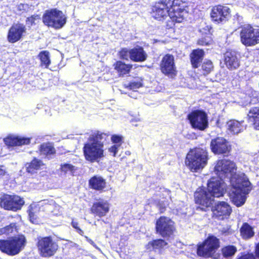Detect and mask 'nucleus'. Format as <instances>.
<instances>
[{"instance_id": "f257e3e1", "label": "nucleus", "mask_w": 259, "mask_h": 259, "mask_svg": "<svg viewBox=\"0 0 259 259\" xmlns=\"http://www.w3.org/2000/svg\"><path fill=\"white\" fill-rule=\"evenodd\" d=\"M110 134L100 131L93 132L88 138V142L83 147L82 151L85 159L90 162H99L104 157V143Z\"/></svg>"}, {"instance_id": "f03ea898", "label": "nucleus", "mask_w": 259, "mask_h": 259, "mask_svg": "<svg viewBox=\"0 0 259 259\" xmlns=\"http://www.w3.org/2000/svg\"><path fill=\"white\" fill-rule=\"evenodd\" d=\"M208 152L206 147H196L190 149L185 158V164L192 172L203 169L208 163Z\"/></svg>"}, {"instance_id": "7ed1b4c3", "label": "nucleus", "mask_w": 259, "mask_h": 259, "mask_svg": "<svg viewBox=\"0 0 259 259\" xmlns=\"http://www.w3.org/2000/svg\"><path fill=\"white\" fill-rule=\"evenodd\" d=\"M251 183L248 179L239 177L235 184L231 185L229 196L232 202L237 207L242 206L246 201V195L251 190Z\"/></svg>"}, {"instance_id": "20e7f679", "label": "nucleus", "mask_w": 259, "mask_h": 259, "mask_svg": "<svg viewBox=\"0 0 259 259\" xmlns=\"http://www.w3.org/2000/svg\"><path fill=\"white\" fill-rule=\"evenodd\" d=\"M220 246V239L213 235L209 234L203 241L197 244L196 253L198 256L204 258L220 259L221 255L217 251Z\"/></svg>"}, {"instance_id": "39448f33", "label": "nucleus", "mask_w": 259, "mask_h": 259, "mask_svg": "<svg viewBox=\"0 0 259 259\" xmlns=\"http://www.w3.org/2000/svg\"><path fill=\"white\" fill-rule=\"evenodd\" d=\"M36 246L40 256L47 258L54 256L59 248L58 242L52 236L37 237Z\"/></svg>"}, {"instance_id": "423d86ee", "label": "nucleus", "mask_w": 259, "mask_h": 259, "mask_svg": "<svg viewBox=\"0 0 259 259\" xmlns=\"http://www.w3.org/2000/svg\"><path fill=\"white\" fill-rule=\"evenodd\" d=\"M66 21V16L62 11L57 9L47 10L42 16V22L44 24L56 29L62 28Z\"/></svg>"}, {"instance_id": "0eeeda50", "label": "nucleus", "mask_w": 259, "mask_h": 259, "mask_svg": "<svg viewBox=\"0 0 259 259\" xmlns=\"http://www.w3.org/2000/svg\"><path fill=\"white\" fill-rule=\"evenodd\" d=\"M194 201L197 205V210L206 212L212 206L214 199L206 188L202 186L198 187L194 192Z\"/></svg>"}, {"instance_id": "6e6552de", "label": "nucleus", "mask_w": 259, "mask_h": 259, "mask_svg": "<svg viewBox=\"0 0 259 259\" xmlns=\"http://www.w3.org/2000/svg\"><path fill=\"white\" fill-rule=\"evenodd\" d=\"M155 229L157 234L163 238L172 236L176 231L175 223L170 218L160 216L156 221Z\"/></svg>"}, {"instance_id": "1a4fd4ad", "label": "nucleus", "mask_w": 259, "mask_h": 259, "mask_svg": "<svg viewBox=\"0 0 259 259\" xmlns=\"http://www.w3.org/2000/svg\"><path fill=\"white\" fill-rule=\"evenodd\" d=\"M192 128L203 131L208 127V116L203 110H192L187 116Z\"/></svg>"}, {"instance_id": "9d476101", "label": "nucleus", "mask_w": 259, "mask_h": 259, "mask_svg": "<svg viewBox=\"0 0 259 259\" xmlns=\"http://www.w3.org/2000/svg\"><path fill=\"white\" fill-rule=\"evenodd\" d=\"M237 167L235 163L229 159L224 158L216 161L214 171L220 179L230 178L236 172Z\"/></svg>"}, {"instance_id": "9b49d317", "label": "nucleus", "mask_w": 259, "mask_h": 259, "mask_svg": "<svg viewBox=\"0 0 259 259\" xmlns=\"http://www.w3.org/2000/svg\"><path fill=\"white\" fill-rule=\"evenodd\" d=\"M240 35L241 42L246 47L253 46L259 43V29H254L250 25L242 26Z\"/></svg>"}, {"instance_id": "f8f14e48", "label": "nucleus", "mask_w": 259, "mask_h": 259, "mask_svg": "<svg viewBox=\"0 0 259 259\" xmlns=\"http://www.w3.org/2000/svg\"><path fill=\"white\" fill-rule=\"evenodd\" d=\"M210 149L215 155L228 157L231 155L232 146L225 138L218 137L211 140Z\"/></svg>"}, {"instance_id": "ddd939ff", "label": "nucleus", "mask_w": 259, "mask_h": 259, "mask_svg": "<svg viewBox=\"0 0 259 259\" xmlns=\"http://www.w3.org/2000/svg\"><path fill=\"white\" fill-rule=\"evenodd\" d=\"M161 72L169 78L174 79L178 74L174 56L170 54L164 55L159 63Z\"/></svg>"}, {"instance_id": "4468645a", "label": "nucleus", "mask_w": 259, "mask_h": 259, "mask_svg": "<svg viewBox=\"0 0 259 259\" xmlns=\"http://www.w3.org/2000/svg\"><path fill=\"white\" fill-rule=\"evenodd\" d=\"M210 209L212 218L222 221L229 219L232 212L231 206L224 201H218Z\"/></svg>"}, {"instance_id": "2eb2a0df", "label": "nucleus", "mask_w": 259, "mask_h": 259, "mask_svg": "<svg viewBox=\"0 0 259 259\" xmlns=\"http://www.w3.org/2000/svg\"><path fill=\"white\" fill-rule=\"evenodd\" d=\"M210 15L211 20L219 24L228 20L231 17V10L225 5H217L212 8Z\"/></svg>"}, {"instance_id": "dca6fc26", "label": "nucleus", "mask_w": 259, "mask_h": 259, "mask_svg": "<svg viewBox=\"0 0 259 259\" xmlns=\"http://www.w3.org/2000/svg\"><path fill=\"white\" fill-rule=\"evenodd\" d=\"M222 179L211 177L207 183L206 189L213 198L223 196L224 194V183Z\"/></svg>"}, {"instance_id": "f3484780", "label": "nucleus", "mask_w": 259, "mask_h": 259, "mask_svg": "<svg viewBox=\"0 0 259 259\" xmlns=\"http://www.w3.org/2000/svg\"><path fill=\"white\" fill-rule=\"evenodd\" d=\"M110 210V204L106 201L99 199L94 202L90 208L91 213L95 217L102 218L106 216Z\"/></svg>"}, {"instance_id": "a211bd4d", "label": "nucleus", "mask_w": 259, "mask_h": 259, "mask_svg": "<svg viewBox=\"0 0 259 259\" xmlns=\"http://www.w3.org/2000/svg\"><path fill=\"white\" fill-rule=\"evenodd\" d=\"M223 61L226 67L230 70L238 69L240 65L236 53L232 50H227L224 53Z\"/></svg>"}, {"instance_id": "6ab92c4d", "label": "nucleus", "mask_w": 259, "mask_h": 259, "mask_svg": "<svg viewBox=\"0 0 259 259\" xmlns=\"http://www.w3.org/2000/svg\"><path fill=\"white\" fill-rule=\"evenodd\" d=\"M169 11L163 4L157 2L151 6L150 14L154 19L162 21L167 18Z\"/></svg>"}, {"instance_id": "aec40b11", "label": "nucleus", "mask_w": 259, "mask_h": 259, "mask_svg": "<svg viewBox=\"0 0 259 259\" xmlns=\"http://www.w3.org/2000/svg\"><path fill=\"white\" fill-rule=\"evenodd\" d=\"M0 250L10 255L16 254V238L0 240Z\"/></svg>"}, {"instance_id": "412c9836", "label": "nucleus", "mask_w": 259, "mask_h": 259, "mask_svg": "<svg viewBox=\"0 0 259 259\" xmlns=\"http://www.w3.org/2000/svg\"><path fill=\"white\" fill-rule=\"evenodd\" d=\"M106 186V181L101 176H94L89 180V187L99 192L105 191Z\"/></svg>"}, {"instance_id": "4be33fe9", "label": "nucleus", "mask_w": 259, "mask_h": 259, "mask_svg": "<svg viewBox=\"0 0 259 259\" xmlns=\"http://www.w3.org/2000/svg\"><path fill=\"white\" fill-rule=\"evenodd\" d=\"M211 28L209 26H205L200 29L202 36L197 40L196 44L201 46H209L213 42L212 38V33L211 32Z\"/></svg>"}, {"instance_id": "5701e85b", "label": "nucleus", "mask_w": 259, "mask_h": 259, "mask_svg": "<svg viewBox=\"0 0 259 259\" xmlns=\"http://www.w3.org/2000/svg\"><path fill=\"white\" fill-rule=\"evenodd\" d=\"M204 56L205 52L203 49H196L192 50L189 56L193 68L196 69L200 66Z\"/></svg>"}, {"instance_id": "b1692460", "label": "nucleus", "mask_w": 259, "mask_h": 259, "mask_svg": "<svg viewBox=\"0 0 259 259\" xmlns=\"http://www.w3.org/2000/svg\"><path fill=\"white\" fill-rule=\"evenodd\" d=\"M147 55L143 47L137 46L130 49V59L133 62H142L145 61Z\"/></svg>"}, {"instance_id": "393cba45", "label": "nucleus", "mask_w": 259, "mask_h": 259, "mask_svg": "<svg viewBox=\"0 0 259 259\" xmlns=\"http://www.w3.org/2000/svg\"><path fill=\"white\" fill-rule=\"evenodd\" d=\"M0 199L2 207L5 209L16 210V199L15 196L4 194Z\"/></svg>"}, {"instance_id": "a878e982", "label": "nucleus", "mask_w": 259, "mask_h": 259, "mask_svg": "<svg viewBox=\"0 0 259 259\" xmlns=\"http://www.w3.org/2000/svg\"><path fill=\"white\" fill-rule=\"evenodd\" d=\"M113 66L119 76H124L129 74L133 68L132 64H126L120 60L116 61Z\"/></svg>"}, {"instance_id": "bb28decb", "label": "nucleus", "mask_w": 259, "mask_h": 259, "mask_svg": "<svg viewBox=\"0 0 259 259\" xmlns=\"http://www.w3.org/2000/svg\"><path fill=\"white\" fill-rule=\"evenodd\" d=\"M244 121H239L235 119H231L227 122L228 130L233 134H237L244 128Z\"/></svg>"}, {"instance_id": "cd10ccee", "label": "nucleus", "mask_w": 259, "mask_h": 259, "mask_svg": "<svg viewBox=\"0 0 259 259\" xmlns=\"http://www.w3.org/2000/svg\"><path fill=\"white\" fill-rule=\"evenodd\" d=\"M168 243L163 239H156L149 241L146 245L147 249L154 251H161L164 247L167 245Z\"/></svg>"}, {"instance_id": "c85d7f7f", "label": "nucleus", "mask_w": 259, "mask_h": 259, "mask_svg": "<svg viewBox=\"0 0 259 259\" xmlns=\"http://www.w3.org/2000/svg\"><path fill=\"white\" fill-rule=\"evenodd\" d=\"M247 117L252 123L254 127L259 130V107L251 108L247 114Z\"/></svg>"}, {"instance_id": "c756f323", "label": "nucleus", "mask_w": 259, "mask_h": 259, "mask_svg": "<svg viewBox=\"0 0 259 259\" xmlns=\"http://www.w3.org/2000/svg\"><path fill=\"white\" fill-rule=\"evenodd\" d=\"M38 150L40 154L44 155L46 157L55 155L56 152L53 144L51 142L42 143L40 145Z\"/></svg>"}, {"instance_id": "7c9ffc66", "label": "nucleus", "mask_w": 259, "mask_h": 259, "mask_svg": "<svg viewBox=\"0 0 259 259\" xmlns=\"http://www.w3.org/2000/svg\"><path fill=\"white\" fill-rule=\"evenodd\" d=\"M172 11L170 16L174 19L175 21L178 23L183 22L185 19V14H186V11L184 9L180 8L177 5V7H174L172 9Z\"/></svg>"}, {"instance_id": "2f4dec72", "label": "nucleus", "mask_w": 259, "mask_h": 259, "mask_svg": "<svg viewBox=\"0 0 259 259\" xmlns=\"http://www.w3.org/2000/svg\"><path fill=\"white\" fill-rule=\"evenodd\" d=\"M37 58L40 61L39 66L44 68H48L51 63L50 52L48 51H42L39 53Z\"/></svg>"}, {"instance_id": "473e14b6", "label": "nucleus", "mask_w": 259, "mask_h": 259, "mask_svg": "<svg viewBox=\"0 0 259 259\" xmlns=\"http://www.w3.org/2000/svg\"><path fill=\"white\" fill-rule=\"evenodd\" d=\"M40 207L36 205H30L28 209L29 220L33 224H37L39 220Z\"/></svg>"}, {"instance_id": "72a5a7b5", "label": "nucleus", "mask_w": 259, "mask_h": 259, "mask_svg": "<svg viewBox=\"0 0 259 259\" xmlns=\"http://www.w3.org/2000/svg\"><path fill=\"white\" fill-rule=\"evenodd\" d=\"M240 231L241 237L245 239H249L254 235L253 228L247 223H243Z\"/></svg>"}, {"instance_id": "f704fd0d", "label": "nucleus", "mask_w": 259, "mask_h": 259, "mask_svg": "<svg viewBox=\"0 0 259 259\" xmlns=\"http://www.w3.org/2000/svg\"><path fill=\"white\" fill-rule=\"evenodd\" d=\"M44 165L42 160L34 157L27 167V171L29 173H34L36 170L39 169Z\"/></svg>"}, {"instance_id": "c9c22d12", "label": "nucleus", "mask_w": 259, "mask_h": 259, "mask_svg": "<svg viewBox=\"0 0 259 259\" xmlns=\"http://www.w3.org/2000/svg\"><path fill=\"white\" fill-rule=\"evenodd\" d=\"M237 250L236 247L232 245L224 246L221 248L222 255L225 258H228L233 256Z\"/></svg>"}, {"instance_id": "e433bc0d", "label": "nucleus", "mask_w": 259, "mask_h": 259, "mask_svg": "<svg viewBox=\"0 0 259 259\" xmlns=\"http://www.w3.org/2000/svg\"><path fill=\"white\" fill-rule=\"evenodd\" d=\"M213 69V65L210 60H205L201 65V71L203 75L206 76L209 74Z\"/></svg>"}, {"instance_id": "4c0bfd02", "label": "nucleus", "mask_w": 259, "mask_h": 259, "mask_svg": "<svg viewBox=\"0 0 259 259\" xmlns=\"http://www.w3.org/2000/svg\"><path fill=\"white\" fill-rule=\"evenodd\" d=\"M26 244V239L24 235H17V254L23 249Z\"/></svg>"}, {"instance_id": "58836bf2", "label": "nucleus", "mask_w": 259, "mask_h": 259, "mask_svg": "<svg viewBox=\"0 0 259 259\" xmlns=\"http://www.w3.org/2000/svg\"><path fill=\"white\" fill-rule=\"evenodd\" d=\"M60 170L64 174L70 171L71 174H73L77 168L75 166L69 163H63L60 165Z\"/></svg>"}, {"instance_id": "ea45409f", "label": "nucleus", "mask_w": 259, "mask_h": 259, "mask_svg": "<svg viewBox=\"0 0 259 259\" xmlns=\"http://www.w3.org/2000/svg\"><path fill=\"white\" fill-rule=\"evenodd\" d=\"M4 141L8 148L16 146V136L14 135H9L4 139Z\"/></svg>"}, {"instance_id": "a19ab883", "label": "nucleus", "mask_w": 259, "mask_h": 259, "mask_svg": "<svg viewBox=\"0 0 259 259\" xmlns=\"http://www.w3.org/2000/svg\"><path fill=\"white\" fill-rule=\"evenodd\" d=\"M111 141L113 145L120 147L124 142V138L120 135L114 134L111 136Z\"/></svg>"}, {"instance_id": "79ce46f5", "label": "nucleus", "mask_w": 259, "mask_h": 259, "mask_svg": "<svg viewBox=\"0 0 259 259\" xmlns=\"http://www.w3.org/2000/svg\"><path fill=\"white\" fill-rule=\"evenodd\" d=\"M8 40L12 43L16 42V26L13 25L10 29L8 34Z\"/></svg>"}, {"instance_id": "37998d69", "label": "nucleus", "mask_w": 259, "mask_h": 259, "mask_svg": "<svg viewBox=\"0 0 259 259\" xmlns=\"http://www.w3.org/2000/svg\"><path fill=\"white\" fill-rule=\"evenodd\" d=\"M118 55L120 59L128 60V59H130V49L128 50L126 48H121L118 52Z\"/></svg>"}, {"instance_id": "c03bdc74", "label": "nucleus", "mask_w": 259, "mask_h": 259, "mask_svg": "<svg viewBox=\"0 0 259 259\" xmlns=\"http://www.w3.org/2000/svg\"><path fill=\"white\" fill-rule=\"evenodd\" d=\"M14 230H16L15 224H11L4 228L0 229V235L3 234L9 235L12 233Z\"/></svg>"}, {"instance_id": "a18cd8bd", "label": "nucleus", "mask_w": 259, "mask_h": 259, "mask_svg": "<svg viewBox=\"0 0 259 259\" xmlns=\"http://www.w3.org/2000/svg\"><path fill=\"white\" fill-rule=\"evenodd\" d=\"M158 2L163 4L168 10L170 8L172 9L174 7H177L178 5L176 3V0H159Z\"/></svg>"}, {"instance_id": "49530a36", "label": "nucleus", "mask_w": 259, "mask_h": 259, "mask_svg": "<svg viewBox=\"0 0 259 259\" xmlns=\"http://www.w3.org/2000/svg\"><path fill=\"white\" fill-rule=\"evenodd\" d=\"M31 139V138L17 136V146L29 145L30 143Z\"/></svg>"}, {"instance_id": "de8ad7c7", "label": "nucleus", "mask_w": 259, "mask_h": 259, "mask_svg": "<svg viewBox=\"0 0 259 259\" xmlns=\"http://www.w3.org/2000/svg\"><path fill=\"white\" fill-rule=\"evenodd\" d=\"M176 23H178L177 22L172 19L170 16L169 19L166 22L165 28L166 29H175Z\"/></svg>"}, {"instance_id": "09e8293b", "label": "nucleus", "mask_w": 259, "mask_h": 259, "mask_svg": "<svg viewBox=\"0 0 259 259\" xmlns=\"http://www.w3.org/2000/svg\"><path fill=\"white\" fill-rule=\"evenodd\" d=\"M26 32L25 26L19 24L17 26V41L20 40L23 36V34Z\"/></svg>"}, {"instance_id": "8fccbe9b", "label": "nucleus", "mask_w": 259, "mask_h": 259, "mask_svg": "<svg viewBox=\"0 0 259 259\" xmlns=\"http://www.w3.org/2000/svg\"><path fill=\"white\" fill-rule=\"evenodd\" d=\"M255 254L253 253H241V255L239 256L237 259H256Z\"/></svg>"}, {"instance_id": "3c124183", "label": "nucleus", "mask_w": 259, "mask_h": 259, "mask_svg": "<svg viewBox=\"0 0 259 259\" xmlns=\"http://www.w3.org/2000/svg\"><path fill=\"white\" fill-rule=\"evenodd\" d=\"M120 147L117 145H112L108 148V151L111 154V155L115 157L116 156L118 150Z\"/></svg>"}, {"instance_id": "603ef678", "label": "nucleus", "mask_w": 259, "mask_h": 259, "mask_svg": "<svg viewBox=\"0 0 259 259\" xmlns=\"http://www.w3.org/2000/svg\"><path fill=\"white\" fill-rule=\"evenodd\" d=\"M142 83L140 81H132L129 83L128 87L131 90H136L142 87Z\"/></svg>"}, {"instance_id": "864d4df0", "label": "nucleus", "mask_w": 259, "mask_h": 259, "mask_svg": "<svg viewBox=\"0 0 259 259\" xmlns=\"http://www.w3.org/2000/svg\"><path fill=\"white\" fill-rule=\"evenodd\" d=\"M39 19V16L37 15H32L29 17H28L26 20V23L30 26L35 24L36 20Z\"/></svg>"}, {"instance_id": "5fc2aeb1", "label": "nucleus", "mask_w": 259, "mask_h": 259, "mask_svg": "<svg viewBox=\"0 0 259 259\" xmlns=\"http://www.w3.org/2000/svg\"><path fill=\"white\" fill-rule=\"evenodd\" d=\"M71 225L73 228L80 235H83V231L79 227L78 223L77 222L74 221L73 220L71 222Z\"/></svg>"}, {"instance_id": "6e6d98bb", "label": "nucleus", "mask_w": 259, "mask_h": 259, "mask_svg": "<svg viewBox=\"0 0 259 259\" xmlns=\"http://www.w3.org/2000/svg\"><path fill=\"white\" fill-rule=\"evenodd\" d=\"M24 203L23 199L17 196V210L20 209Z\"/></svg>"}, {"instance_id": "4d7b16f0", "label": "nucleus", "mask_w": 259, "mask_h": 259, "mask_svg": "<svg viewBox=\"0 0 259 259\" xmlns=\"http://www.w3.org/2000/svg\"><path fill=\"white\" fill-rule=\"evenodd\" d=\"M254 252L256 257L259 259V242L255 244Z\"/></svg>"}, {"instance_id": "13d9d810", "label": "nucleus", "mask_w": 259, "mask_h": 259, "mask_svg": "<svg viewBox=\"0 0 259 259\" xmlns=\"http://www.w3.org/2000/svg\"><path fill=\"white\" fill-rule=\"evenodd\" d=\"M6 172V168L4 166L0 165V176L4 175Z\"/></svg>"}, {"instance_id": "bf43d9fd", "label": "nucleus", "mask_w": 259, "mask_h": 259, "mask_svg": "<svg viewBox=\"0 0 259 259\" xmlns=\"http://www.w3.org/2000/svg\"><path fill=\"white\" fill-rule=\"evenodd\" d=\"M164 210H165V208H163V210H161L160 211V212H161V213L163 212L164 211Z\"/></svg>"}, {"instance_id": "052dcab7", "label": "nucleus", "mask_w": 259, "mask_h": 259, "mask_svg": "<svg viewBox=\"0 0 259 259\" xmlns=\"http://www.w3.org/2000/svg\"><path fill=\"white\" fill-rule=\"evenodd\" d=\"M127 154H130V151H128V152H127Z\"/></svg>"}, {"instance_id": "680f3d73", "label": "nucleus", "mask_w": 259, "mask_h": 259, "mask_svg": "<svg viewBox=\"0 0 259 259\" xmlns=\"http://www.w3.org/2000/svg\"><path fill=\"white\" fill-rule=\"evenodd\" d=\"M127 154H130V151H128V152H127Z\"/></svg>"}]
</instances>
